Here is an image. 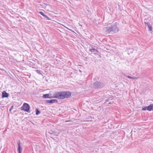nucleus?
Here are the masks:
<instances>
[{
    "label": "nucleus",
    "mask_w": 153,
    "mask_h": 153,
    "mask_svg": "<svg viewBox=\"0 0 153 153\" xmlns=\"http://www.w3.org/2000/svg\"><path fill=\"white\" fill-rule=\"evenodd\" d=\"M111 102L108 103V104H111Z\"/></svg>",
    "instance_id": "nucleus-23"
},
{
    "label": "nucleus",
    "mask_w": 153,
    "mask_h": 153,
    "mask_svg": "<svg viewBox=\"0 0 153 153\" xmlns=\"http://www.w3.org/2000/svg\"><path fill=\"white\" fill-rule=\"evenodd\" d=\"M71 94V93L70 91H56L55 97L57 99L62 100L70 98Z\"/></svg>",
    "instance_id": "nucleus-1"
},
{
    "label": "nucleus",
    "mask_w": 153,
    "mask_h": 153,
    "mask_svg": "<svg viewBox=\"0 0 153 153\" xmlns=\"http://www.w3.org/2000/svg\"><path fill=\"white\" fill-rule=\"evenodd\" d=\"M79 25L80 26H82V25L80 24H79Z\"/></svg>",
    "instance_id": "nucleus-24"
},
{
    "label": "nucleus",
    "mask_w": 153,
    "mask_h": 153,
    "mask_svg": "<svg viewBox=\"0 0 153 153\" xmlns=\"http://www.w3.org/2000/svg\"><path fill=\"white\" fill-rule=\"evenodd\" d=\"M58 100L56 99H51V100H45V102L47 103L52 104L54 102H57Z\"/></svg>",
    "instance_id": "nucleus-7"
},
{
    "label": "nucleus",
    "mask_w": 153,
    "mask_h": 153,
    "mask_svg": "<svg viewBox=\"0 0 153 153\" xmlns=\"http://www.w3.org/2000/svg\"><path fill=\"white\" fill-rule=\"evenodd\" d=\"M39 13L40 14V15H42L43 16L45 14L42 12L40 11L39 12Z\"/></svg>",
    "instance_id": "nucleus-18"
},
{
    "label": "nucleus",
    "mask_w": 153,
    "mask_h": 153,
    "mask_svg": "<svg viewBox=\"0 0 153 153\" xmlns=\"http://www.w3.org/2000/svg\"><path fill=\"white\" fill-rule=\"evenodd\" d=\"M102 30L103 32L106 34L110 33L111 32L116 33L119 31L117 27V23L116 22H113L110 27H104Z\"/></svg>",
    "instance_id": "nucleus-2"
},
{
    "label": "nucleus",
    "mask_w": 153,
    "mask_h": 153,
    "mask_svg": "<svg viewBox=\"0 0 153 153\" xmlns=\"http://www.w3.org/2000/svg\"><path fill=\"white\" fill-rule=\"evenodd\" d=\"M12 110V109L11 108H10V110H9V111H10H10H11V110Z\"/></svg>",
    "instance_id": "nucleus-22"
},
{
    "label": "nucleus",
    "mask_w": 153,
    "mask_h": 153,
    "mask_svg": "<svg viewBox=\"0 0 153 153\" xmlns=\"http://www.w3.org/2000/svg\"><path fill=\"white\" fill-rule=\"evenodd\" d=\"M56 94V92H55L53 94V96H50V95H51V94H44L43 95L42 97L43 98L46 99V98H50L51 99L53 98H55L56 97H55V95Z\"/></svg>",
    "instance_id": "nucleus-5"
},
{
    "label": "nucleus",
    "mask_w": 153,
    "mask_h": 153,
    "mask_svg": "<svg viewBox=\"0 0 153 153\" xmlns=\"http://www.w3.org/2000/svg\"><path fill=\"white\" fill-rule=\"evenodd\" d=\"M70 121H71L69 120H65V122H70Z\"/></svg>",
    "instance_id": "nucleus-21"
},
{
    "label": "nucleus",
    "mask_w": 153,
    "mask_h": 153,
    "mask_svg": "<svg viewBox=\"0 0 153 153\" xmlns=\"http://www.w3.org/2000/svg\"><path fill=\"white\" fill-rule=\"evenodd\" d=\"M30 106L29 104L26 103H24L21 107V110L29 113L30 111Z\"/></svg>",
    "instance_id": "nucleus-4"
},
{
    "label": "nucleus",
    "mask_w": 153,
    "mask_h": 153,
    "mask_svg": "<svg viewBox=\"0 0 153 153\" xmlns=\"http://www.w3.org/2000/svg\"><path fill=\"white\" fill-rule=\"evenodd\" d=\"M142 110L143 111H146L147 110L149 111H150V107L149 105L147 106H143L142 108Z\"/></svg>",
    "instance_id": "nucleus-9"
},
{
    "label": "nucleus",
    "mask_w": 153,
    "mask_h": 153,
    "mask_svg": "<svg viewBox=\"0 0 153 153\" xmlns=\"http://www.w3.org/2000/svg\"><path fill=\"white\" fill-rule=\"evenodd\" d=\"M127 77L128 78H130V79H135L137 78L136 77H132L131 76H127Z\"/></svg>",
    "instance_id": "nucleus-17"
},
{
    "label": "nucleus",
    "mask_w": 153,
    "mask_h": 153,
    "mask_svg": "<svg viewBox=\"0 0 153 153\" xmlns=\"http://www.w3.org/2000/svg\"><path fill=\"white\" fill-rule=\"evenodd\" d=\"M14 106H13V105L11 106V108L12 109H13V108H13Z\"/></svg>",
    "instance_id": "nucleus-20"
},
{
    "label": "nucleus",
    "mask_w": 153,
    "mask_h": 153,
    "mask_svg": "<svg viewBox=\"0 0 153 153\" xmlns=\"http://www.w3.org/2000/svg\"><path fill=\"white\" fill-rule=\"evenodd\" d=\"M146 20V19H145L144 20V21H145ZM144 23H145V24L146 25L148 26V27L150 25V24L149 22H146L145 21H144Z\"/></svg>",
    "instance_id": "nucleus-15"
},
{
    "label": "nucleus",
    "mask_w": 153,
    "mask_h": 153,
    "mask_svg": "<svg viewBox=\"0 0 153 153\" xmlns=\"http://www.w3.org/2000/svg\"><path fill=\"white\" fill-rule=\"evenodd\" d=\"M105 86L104 83L100 81L96 80L93 85V87L95 89H98L103 88Z\"/></svg>",
    "instance_id": "nucleus-3"
},
{
    "label": "nucleus",
    "mask_w": 153,
    "mask_h": 153,
    "mask_svg": "<svg viewBox=\"0 0 153 153\" xmlns=\"http://www.w3.org/2000/svg\"><path fill=\"white\" fill-rule=\"evenodd\" d=\"M9 96V94L5 91H3L2 93L1 97L2 98H7Z\"/></svg>",
    "instance_id": "nucleus-8"
},
{
    "label": "nucleus",
    "mask_w": 153,
    "mask_h": 153,
    "mask_svg": "<svg viewBox=\"0 0 153 153\" xmlns=\"http://www.w3.org/2000/svg\"><path fill=\"white\" fill-rule=\"evenodd\" d=\"M149 31H152V26L151 25L148 27Z\"/></svg>",
    "instance_id": "nucleus-16"
},
{
    "label": "nucleus",
    "mask_w": 153,
    "mask_h": 153,
    "mask_svg": "<svg viewBox=\"0 0 153 153\" xmlns=\"http://www.w3.org/2000/svg\"><path fill=\"white\" fill-rule=\"evenodd\" d=\"M35 71L37 74L41 75H42V73H41V71L40 70H36Z\"/></svg>",
    "instance_id": "nucleus-13"
},
{
    "label": "nucleus",
    "mask_w": 153,
    "mask_h": 153,
    "mask_svg": "<svg viewBox=\"0 0 153 153\" xmlns=\"http://www.w3.org/2000/svg\"><path fill=\"white\" fill-rule=\"evenodd\" d=\"M89 50L92 52H94L95 51L98 52V51L97 49L94 48H92V49H90Z\"/></svg>",
    "instance_id": "nucleus-11"
},
{
    "label": "nucleus",
    "mask_w": 153,
    "mask_h": 153,
    "mask_svg": "<svg viewBox=\"0 0 153 153\" xmlns=\"http://www.w3.org/2000/svg\"><path fill=\"white\" fill-rule=\"evenodd\" d=\"M45 18L48 20H51L50 18L48 16L45 15L43 16Z\"/></svg>",
    "instance_id": "nucleus-14"
},
{
    "label": "nucleus",
    "mask_w": 153,
    "mask_h": 153,
    "mask_svg": "<svg viewBox=\"0 0 153 153\" xmlns=\"http://www.w3.org/2000/svg\"><path fill=\"white\" fill-rule=\"evenodd\" d=\"M149 105L150 107V111H151L152 110L153 111V104H151Z\"/></svg>",
    "instance_id": "nucleus-12"
},
{
    "label": "nucleus",
    "mask_w": 153,
    "mask_h": 153,
    "mask_svg": "<svg viewBox=\"0 0 153 153\" xmlns=\"http://www.w3.org/2000/svg\"><path fill=\"white\" fill-rule=\"evenodd\" d=\"M17 144L18 146V149H17L18 153H22V148L21 146L20 140H19L18 141L17 143Z\"/></svg>",
    "instance_id": "nucleus-6"
},
{
    "label": "nucleus",
    "mask_w": 153,
    "mask_h": 153,
    "mask_svg": "<svg viewBox=\"0 0 153 153\" xmlns=\"http://www.w3.org/2000/svg\"><path fill=\"white\" fill-rule=\"evenodd\" d=\"M109 99H106L105 100V102H108L109 101Z\"/></svg>",
    "instance_id": "nucleus-19"
},
{
    "label": "nucleus",
    "mask_w": 153,
    "mask_h": 153,
    "mask_svg": "<svg viewBox=\"0 0 153 153\" xmlns=\"http://www.w3.org/2000/svg\"><path fill=\"white\" fill-rule=\"evenodd\" d=\"M79 71H80V72H81V71H80V70H79Z\"/></svg>",
    "instance_id": "nucleus-25"
},
{
    "label": "nucleus",
    "mask_w": 153,
    "mask_h": 153,
    "mask_svg": "<svg viewBox=\"0 0 153 153\" xmlns=\"http://www.w3.org/2000/svg\"><path fill=\"white\" fill-rule=\"evenodd\" d=\"M41 113V111L39 110L38 108L36 109V115H38Z\"/></svg>",
    "instance_id": "nucleus-10"
}]
</instances>
